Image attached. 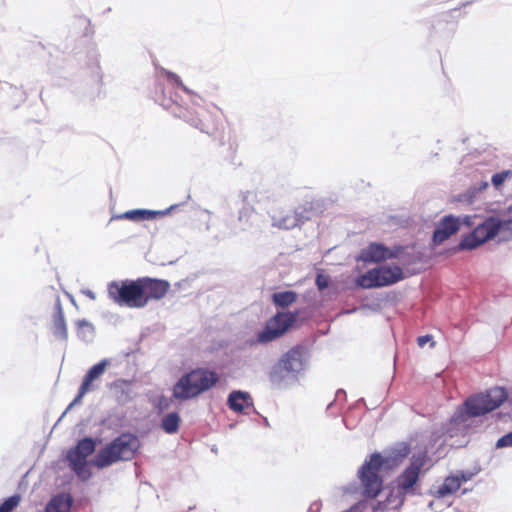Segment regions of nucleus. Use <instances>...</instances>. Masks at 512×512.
<instances>
[{
    "label": "nucleus",
    "mask_w": 512,
    "mask_h": 512,
    "mask_svg": "<svg viewBox=\"0 0 512 512\" xmlns=\"http://www.w3.org/2000/svg\"><path fill=\"white\" fill-rule=\"evenodd\" d=\"M137 282L141 290L142 307H145L150 301L163 299L170 289V283L163 279L140 277L137 278Z\"/></svg>",
    "instance_id": "f8f14e48"
},
{
    "label": "nucleus",
    "mask_w": 512,
    "mask_h": 512,
    "mask_svg": "<svg viewBox=\"0 0 512 512\" xmlns=\"http://www.w3.org/2000/svg\"><path fill=\"white\" fill-rule=\"evenodd\" d=\"M165 213L162 211H152L145 209H136L130 210L123 214L117 215L116 219H128L131 221H141V220H150L154 219L157 216L164 215Z\"/></svg>",
    "instance_id": "412c9836"
},
{
    "label": "nucleus",
    "mask_w": 512,
    "mask_h": 512,
    "mask_svg": "<svg viewBox=\"0 0 512 512\" xmlns=\"http://www.w3.org/2000/svg\"><path fill=\"white\" fill-rule=\"evenodd\" d=\"M21 497L20 495H13L9 498H7L1 505H0V512H12L20 503Z\"/></svg>",
    "instance_id": "cd10ccee"
},
{
    "label": "nucleus",
    "mask_w": 512,
    "mask_h": 512,
    "mask_svg": "<svg viewBox=\"0 0 512 512\" xmlns=\"http://www.w3.org/2000/svg\"><path fill=\"white\" fill-rule=\"evenodd\" d=\"M460 229V219L452 215L445 216L433 233V241L441 244Z\"/></svg>",
    "instance_id": "dca6fc26"
},
{
    "label": "nucleus",
    "mask_w": 512,
    "mask_h": 512,
    "mask_svg": "<svg viewBox=\"0 0 512 512\" xmlns=\"http://www.w3.org/2000/svg\"><path fill=\"white\" fill-rule=\"evenodd\" d=\"M219 380L215 371L207 368H196L184 374L173 386L172 395L178 400H189L198 397L212 388Z\"/></svg>",
    "instance_id": "f257e3e1"
},
{
    "label": "nucleus",
    "mask_w": 512,
    "mask_h": 512,
    "mask_svg": "<svg viewBox=\"0 0 512 512\" xmlns=\"http://www.w3.org/2000/svg\"><path fill=\"white\" fill-rule=\"evenodd\" d=\"M249 393L242 391H233L228 396V406L234 412H243L245 408L252 405Z\"/></svg>",
    "instance_id": "aec40b11"
},
{
    "label": "nucleus",
    "mask_w": 512,
    "mask_h": 512,
    "mask_svg": "<svg viewBox=\"0 0 512 512\" xmlns=\"http://www.w3.org/2000/svg\"><path fill=\"white\" fill-rule=\"evenodd\" d=\"M180 424V416L176 412L165 415L161 421L162 429L168 434H174L178 431Z\"/></svg>",
    "instance_id": "b1692460"
},
{
    "label": "nucleus",
    "mask_w": 512,
    "mask_h": 512,
    "mask_svg": "<svg viewBox=\"0 0 512 512\" xmlns=\"http://www.w3.org/2000/svg\"><path fill=\"white\" fill-rule=\"evenodd\" d=\"M404 279V273L399 266L381 265L368 270L356 279L357 286L364 289L385 287Z\"/></svg>",
    "instance_id": "39448f33"
},
{
    "label": "nucleus",
    "mask_w": 512,
    "mask_h": 512,
    "mask_svg": "<svg viewBox=\"0 0 512 512\" xmlns=\"http://www.w3.org/2000/svg\"><path fill=\"white\" fill-rule=\"evenodd\" d=\"M424 466V460L417 458L404 469V471L395 479V489L398 495L405 496L414 493V488L417 485L420 477L421 470Z\"/></svg>",
    "instance_id": "9b49d317"
},
{
    "label": "nucleus",
    "mask_w": 512,
    "mask_h": 512,
    "mask_svg": "<svg viewBox=\"0 0 512 512\" xmlns=\"http://www.w3.org/2000/svg\"><path fill=\"white\" fill-rule=\"evenodd\" d=\"M306 352L302 346H295L282 355L272 368L269 378L273 384L280 385L287 377L297 378L305 369Z\"/></svg>",
    "instance_id": "7ed1b4c3"
},
{
    "label": "nucleus",
    "mask_w": 512,
    "mask_h": 512,
    "mask_svg": "<svg viewBox=\"0 0 512 512\" xmlns=\"http://www.w3.org/2000/svg\"><path fill=\"white\" fill-rule=\"evenodd\" d=\"M388 463L380 453H373L358 470V478L363 487V495L376 498L382 491L383 480L379 475L381 468Z\"/></svg>",
    "instance_id": "20e7f679"
},
{
    "label": "nucleus",
    "mask_w": 512,
    "mask_h": 512,
    "mask_svg": "<svg viewBox=\"0 0 512 512\" xmlns=\"http://www.w3.org/2000/svg\"><path fill=\"white\" fill-rule=\"evenodd\" d=\"M428 342H431V346H435V342L431 335H423L417 338V344L419 347L423 348Z\"/></svg>",
    "instance_id": "473e14b6"
},
{
    "label": "nucleus",
    "mask_w": 512,
    "mask_h": 512,
    "mask_svg": "<svg viewBox=\"0 0 512 512\" xmlns=\"http://www.w3.org/2000/svg\"><path fill=\"white\" fill-rule=\"evenodd\" d=\"M469 479L470 475H465L464 473L447 476L443 483L437 488L434 495L437 498L452 495L460 489L463 482H467Z\"/></svg>",
    "instance_id": "a211bd4d"
},
{
    "label": "nucleus",
    "mask_w": 512,
    "mask_h": 512,
    "mask_svg": "<svg viewBox=\"0 0 512 512\" xmlns=\"http://www.w3.org/2000/svg\"><path fill=\"white\" fill-rule=\"evenodd\" d=\"M499 232L502 233L501 220L496 217H489L478 225L470 235L463 238L459 247L461 249H474Z\"/></svg>",
    "instance_id": "1a4fd4ad"
},
{
    "label": "nucleus",
    "mask_w": 512,
    "mask_h": 512,
    "mask_svg": "<svg viewBox=\"0 0 512 512\" xmlns=\"http://www.w3.org/2000/svg\"><path fill=\"white\" fill-rule=\"evenodd\" d=\"M316 285L320 291L324 290L329 285L328 277L322 274H318L316 277Z\"/></svg>",
    "instance_id": "2f4dec72"
},
{
    "label": "nucleus",
    "mask_w": 512,
    "mask_h": 512,
    "mask_svg": "<svg viewBox=\"0 0 512 512\" xmlns=\"http://www.w3.org/2000/svg\"><path fill=\"white\" fill-rule=\"evenodd\" d=\"M110 364V361L108 359H103L97 364L93 365L85 374L82 384L78 390V394L74 400V402H77L81 400L85 394H87L89 391L93 388V382L97 379H99L105 372L107 366Z\"/></svg>",
    "instance_id": "2eb2a0df"
},
{
    "label": "nucleus",
    "mask_w": 512,
    "mask_h": 512,
    "mask_svg": "<svg viewBox=\"0 0 512 512\" xmlns=\"http://www.w3.org/2000/svg\"><path fill=\"white\" fill-rule=\"evenodd\" d=\"M71 507L69 496L59 495L52 498L46 506L45 512H68Z\"/></svg>",
    "instance_id": "4be33fe9"
},
{
    "label": "nucleus",
    "mask_w": 512,
    "mask_h": 512,
    "mask_svg": "<svg viewBox=\"0 0 512 512\" xmlns=\"http://www.w3.org/2000/svg\"><path fill=\"white\" fill-rule=\"evenodd\" d=\"M164 75L165 77L167 78V80L173 84H175L177 87H179L181 90H183L185 93L187 94H190V95H195L190 89H188L185 84L183 83V81L181 80V78L171 72V71H164Z\"/></svg>",
    "instance_id": "bb28decb"
},
{
    "label": "nucleus",
    "mask_w": 512,
    "mask_h": 512,
    "mask_svg": "<svg viewBox=\"0 0 512 512\" xmlns=\"http://www.w3.org/2000/svg\"><path fill=\"white\" fill-rule=\"evenodd\" d=\"M274 225L283 229H291L298 225L300 219L298 213L287 214L284 217L273 216Z\"/></svg>",
    "instance_id": "393cba45"
},
{
    "label": "nucleus",
    "mask_w": 512,
    "mask_h": 512,
    "mask_svg": "<svg viewBox=\"0 0 512 512\" xmlns=\"http://www.w3.org/2000/svg\"><path fill=\"white\" fill-rule=\"evenodd\" d=\"M180 117L191 126L207 134L214 133L218 129L217 118L203 107L188 109Z\"/></svg>",
    "instance_id": "ddd939ff"
},
{
    "label": "nucleus",
    "mask_w": 512,
    "mask_h": 512,
    "mask_svg": "<svg viewBox=\"0 0 512 512\" xmlns=\"http://www.w3.org/2000/svg\"><path fill=\"white\" fill-rule=\"evenodd\" d=\"M496 447H512V431L500 437L496 442Z\"/></svg>",
    "instance_id": "7c9ffc66"
},
{
    "label": "nucleus",
    "mask_w": 512,
    "mask_h": 512,
    "mask_svg": "<svg viewBox=\"0 0 512 512\" xmlns=\"http://www.w3.org/2000/svg\"><path fill=\"white\" fill-rule=\"evenodd\" d=\"M77 335L82 339L92 336L94 333L93 325L85 319H79L75 322Z\"/></svg>",
    "instance_id": "a878e982"
},
{
    "label": "nucleus",
    "mask_w": 512,
    "mask_h": 512,
    "mask_svg": "<svg viewBox=\"0 0 512 512\" xmlns=\"http://www.w3.org/2000/svg\"><path fill=\"white\" fill-rule=\"evenodd\" d=\"M95 450V442L91 438H84L72 448L67 455V459L72 470L82 478L86 477L87 457Z\"/></svg>",
    "instance_id": "9d476101"
},
{
    "label": "nucleus",
    "mask_w": 512,
    "mask_h": 512,
    "mask_svg": "<svg viewBox=\"0 0 512 512\" xmlns=\"http://www.w3.org/2000/svg\"><path fill=\"white\" fill-rule=\"evenodd\" d=\"M132 386V380L116 379L108 387L116 402L125 405L132 401L135 396Z\"/></svg>",
    "instance_id": "f3484780"
},
{
    "label": "nucleus",
    "mask_w": 512,
    "mask_h": 512,
    "mask_svg": "<svg viewBox=\"0 0 512 512\" xmlns=\"http://www.w3.org/2000/svg\"><path fill=\"white\" fill-rule=\"evenodd\" d=\"M503 239H512V217L507 220H501Z\"/></svg>",
    "instance_id": "c756f323"
},
{
    "label": "nucleus",
    "mask_w": 512,
    "mask_h": 512,
    "mask_svg": "<svg viewBox=\"0 0 512 512\" xmlns=\"http://www.w3.org/2000/svg\"><path fill=\"white\" fill-rule=\"evenodd\" d=\"M138 439L128 433L121 434L101 449L95 459L96 466L103 468L119 460H129L137 448Z\"/></svg>",
    "instance_id": "f03ea898"
},
{
    "label": "nucleus",
    "mask_w": 512,
    "mask_h": 512,
    "mask_svg": "<svg viewBox=\"0 0 512 512\" xmlns=\"http://www.w3.org/2000/svg\"><path fill=\"white\" fill-rule=\"evenodd\" d=\"M299 314V311L276 313L257 334V342L269 343L281 337L297 321Z\"/></svg>",
    "instance_id": "6e6552de"
},
{
    "label": "nucleus",
    "mask_w": 512,
    "mask_h": 512,
    "mask_svg": "<svg viewBox=\"0 0 512 512\" xmlns=\"http://www.w3.org/2000/svg\"><path fill=\"white\" fill-rule=\"evenodd\" d=\"M512 176V171L511 170H505V171H502V172H499V173H496L492 176V184L498 188L500 187L504 182L505 180Z\"/></svg>",
    "instance_id": "c85d7f7f"
},
{
    "label": "nucleus",
    "mask_w": 512,
    "mask_h": 512,
    "mask_svg": "<svg viewBox=\"0 0 512 512\" xmlns=\"http://www.w3.org/2000/svg\"><path fill=\"white\" fill-rule=\"evenodd\" d=\"M51 331L55 338L66 341L68 339V329L64 316V311L60 301L55 304L54 313L52 317Z\"/></svg>",
    "instance_id": "6ab92c4d"
},
{
    "label": "nucleus",
    "mask_w": 512,
    "mask_h": 512,
    "mask_svg": "<svg viewBox=\"0 0 512 512\" xmlns=\"http://www.w3.org/2000/svg\"><path fill=\"white\" fill-rule=\"evenodd\" d=\"M507 399L504 388L494 387L465 401L467 414L473 417L485 415L497 409Z\"/></svg>",
    "instance_id": "423d86ee"
},
{
    "label": "nucleus",
    "mask_w": 512,
    "mask_h": 512,
    "mask_svg": "<svg viewBox=\"0 0 512 512\" xmlns=\"http://www.w3.org/2000/svg\"><path fill=\"white\" fill-rule=\"evenodd\" d=\"M404 248L397 246L388 248L380 243H371L361 253V259L364 262L379 263L388 259L399 258L403 253Z\"/></svg>",
    "instance_id": "4468645a"
},
{
    "label": "nucleus",
    "mask_w": 512,
    "mask_h": 512,
    "mask_svg": "<svg viewBox=\"0 0 512 512\" xmlns=\"http://www.w3.org/2000/svg\"><path fill=\"white\" fill-rule=\"evenodd\" d=\"M108 296L118 305L129 308H143L141 290L136 280L113 281L108 284Z\"/></svg>",
    "instance_id": "0eeeda50"
},
{
    "label": "nucleus",
    "mask_w": 512,
    "mask_h": 512,
    "mask_svg": "<svg viewBox=\"0 0 512 512\" xmlns=\"http://www.w3.org/2000/svg\"><path fill=\"white\" fill-rule=\"evenodd\" d=\"M298 295L295 291L276 292L272 295L273 303L280 308H286L297 301Z\"/></svg>",
    "instance_id": "5701e85b"
}]
</instances>
